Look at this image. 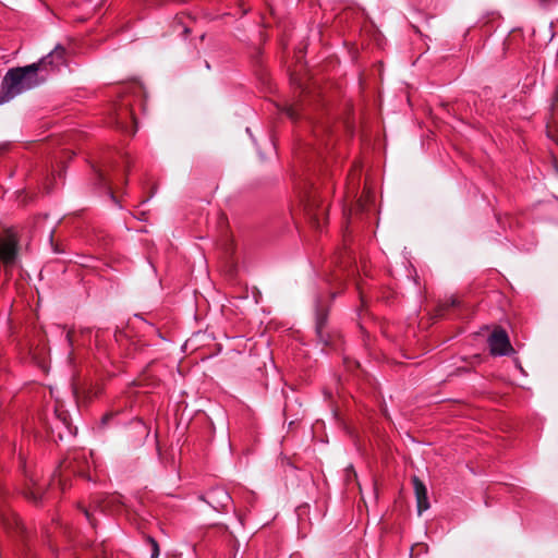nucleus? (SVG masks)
Here are the masks:
<instances>
[{
    "instance_id": "nucleus-1",
    "label": "nucleus",
    "mask_w": 558,
    "mask_h": 558,
    "mask_svg": "<svg viewBox=\"0 0 558 558\" xmlns=\"http://www.w3.org/2000/svg\"><path fill=\"white\" fill-rule=\"evenodd\" d=\"M46 81L40 74L38 64L32 63L23 68L10 69L4 75L0 89V105H3L17 95L39 86Z\"/></svg>"
},
{
    "instance_id": "nucleus-2",
    "label": "nucleus",
    "mask_w": 558,
    "mask_h": 558,
    "mask_svg": "<svg viewBox=\"0 0 558 558\" xmlns=\"http://www.w3.org/2000/svg\"><path fill=\"white\" fill-rule=\"evenodd\" d=\"M19 256V238L14 232H8L0 239V267L5 270L13 268Z\"/></svg>"
},
{
    "instance_id": "nucleus-3",
    "label": "nucleus",
    "mask_w": 558,
    "mask_h": 558,
    "mask_svg": "<svg viewBox=\"0 0 558 558\" xmlns=\"http://www.w3.org/2000/svg\"><path fill=\"white\" fill-rule=\"evenodd\" d=\"M83 461L87 465V461L83 452H75L71 459L66 458L63 460L53 474L52 483H54L58 478V483L62 486V489H64L63 481L68 473L84 475L85 468L83 465Z\"/></svg>"
},
{
    "instance_id": "nucleus-4",
    "label": "nucleus",
    "mask_w": 558,
    "mask_h": 558,
    "mask_svg": "<svg viewBox=\"0 0 558 558\" xmlns=\"http://www.w3.org/2000/svg\"><path fill=\"white\" fill-rule=\"evenodd\" d=\"M304 210L312 223L319 229L322 227V221L327 217L328 206L323 204V201L316 191H311L304 202Z\"/></svg>"
},
{
    "instance_id": "nucleus-5",
    "label": "nucleus",
    "mask_w": 558,
    "mask_h": 558,
    "mask_svg": "<svg viewBox=\"0 0 558 558\" xmlns=\"http://www.w3.org/2000/svg\"><path fill=\"white\" fill-rule=\"evenodd\" d=\"M488 345L495 356L508 355L513 351L508 333L502 328L494 329L488 337Z\"/></svg>"
},
{
    "instance_id": "nucleus-6",
    "label": "nucleus",
    "mask_w": 558,
    "mask_h": 558,
    "mask_svg": "<svg viewBox=\"0 0 558 558\" xmlns=\"http://www.w3.org/2000/svg\"><path fill=\"white\" fill-rule=\"evenodd\" d=\"M65 48L61 45H57L52 51L47 56L43 57L38 62L39 72L43 71H54L65 64Z\"/></svg>"
},
{
    "instance_id": "nucleus-7",
    "label": "nucleus",
    "mask_w": 558,
    "mask_h": 558,
    "mask_svg": "<svg viewBox=\"0 0 558 558\" xmlns=\"http://www.w3.org/2000/svg\"><path fill=\"white\" fill-rule=\"evenodd\" d=\"M205 500L217 511H225L232 502L231 496L223 487H215L206 493Z\"/></svg>"
},
{
    "instance_id": "nucleus-8",
    "label": "nucleus",
    "mask_w": 558,
    "mask_h": 558,
    "mask_svg": "<svg viewBox=\"0 0 558 558\" xmlns=\"http://www.w3.org/2000/svg\"><path fill=\"white\" fill-rule=\"evenodd\" d=\"M412 482H413L414 494H415V498H416L417 512H418V514H422L424 511H426L429 508L427 488L424 485V483L416 476L413 477Z\"/></svg>"
},
{
    "instance_id": "nucleus-9",
    "label": "nucleus",
    "mask_w": 558,
    "mask_h": 558,
    "mask_svg": "<svg viewBox=\"0 0 558 558\" xmlns=\"http://www.w3.org/2000/svg\"><path fill=\"white\" fill-rule=\"evenodd\" d=\"M52 435L57 434L59 440H63L65 437H71L74 435V432L70 424L66 421V417L57 416V421L54 426L51 429Z\"/></svg>"
},
{
    "instance_id": "nucleus-10",
    "label": "nucleus",
    "mask_w": 558,
    "mask_h": 558,
    "mask_svg": "<svg viewBox=\"0 0 558 558\" xmlns=\"http://www.w3.org/2000/svg\"><path fill=\"white\" fill-rule=\"evenodd\" d=\"M327 322V311L316 304V331L320 339H323V330Z\"/></svg>"
},
{
    "instance_id": "nucleus-11",
    "label": "nucleus",
    "mask_w": 558,
    "mask_h": 558,
    "mask_svg": "<svg viewBox=\"0 0 558 558\" xmlns=\"http://www.w3.org/2000/svg\"><path fill=\"white\" fill-rule=\"evenodd\" d=\"M0 521L7 529L21 527L20 518L15 514L7 515L5 513L0 512Z\"/></svg>"
},
{
    "instance_id": "nucleus-12",
    "label": "nucleus",
    "mask_w": 558,
    "mask_h": 558,
    "mask_svg": "<svg viewBox=\"0 0 558 558\" xmlns=\"http://www.w3.org/2000/svg\"><path fill=\"white\" fill-rule=\"evenodd\" d=\"M31 482L33 484V488H31L29 492L27 493V498L34 501H38L43 498L41 486L37 485V483L33 478H31Z\"/></svg>"
},
{
    "instance_id": "nucleus-13",
    "label": "nucleus",
    "mask_w": 558,
    "mask_h": 558,
    "mask_svg": "<svg viewBox=\"0 0 558 558\" xmlns=\"http://www.w3.org/2000/svg\"><path fill=\"white\" fill-rule=\"evenodd\" d=\"M284 112L293 121L298 120L300 118V113H299L298 109L293 106L286 107Z\"/></svg>"
},
{
    "instance_id": "nucleus-14",
    "label": "nucleus",
    "mask_w": 558,
    "mask_h": 558,
    "mask_svg": "<svg viewBox=\"0 0 558 558\" xmlns=\"http://www.w3.org/2000/svg\"><path fill=\"white\" fill-rule=\"evenodd\" d=\"M148 542L151 546V558H158V556H159L158 543L151 537L148 538Z\"/></svg>"
},
{
    "instance_id": "nucleus-15",
    "label": "nucleus",
    "mask_w": 558,
    "mask_h": 558,
    "mask_svg": "<svg viewBox=\"0 0 558 558\" xmlns=\"http://www.w3.org/2000/svg\"><path fill=\"white\" fill-rule=\"evenodd\" d=\"M66 340H68L69 344L72 345V331L71 330H69L66 332Z\"/></svg>"
},
{
    "instance_id": "nucleus-16",
    "label": "nucleus",
    "mask_w": 558,
    "mask_h": 558,
    "mask_svg": "<svg viewBox=\"0 0 558 558\" xmlns=\"http://www.w3.org/2000/svg\"><path fill=\"white\" fill-rule=\"evenodd\" d=\"M84 513H85V515H86L87 520L90 522V524H93V525H94V523H93V521H92V518H90V514H89L88 510L84 509Z\"/></svg>"
},
{
    "instance_id": "nucleus-17",
    "label": "nucleus",
    "mask_w": 558,
    "mask_h": 558,
    "mask_svg": "<svg viewBox=\"0 0 558 558\" xmlns=\"http://www.w3.org/2000/svg\"><path fill=\"white\" fill-rule=\"evenodd\" d=\"M98 178H99L100 183H106V178L104 177L102 173H98Z\"/></svg>"
},
{
    "instance_id": "nucleus-18",
    "label": "nucleus",
    "mask_w": 558,
    "mask_h": 558,
    "mask_svg": "<svg viewBox=\"0 0 558 558\" xmlns=\"http://www.w3.org/2000/svg\"><path fill=\"white\" fill-rule=\"evenodd\" d=\"M451 306H457L458 305V300L456 298H451V303H450Z\"/></svg>"
},
{
    "instance_id": "nucleus-19",
    "label": "nucleus",
    "mask_w": 558,
    "mask_h": 558,
    "mask_svg": "<svg viewBox=\"0 0 558 558\" xmlns=\"http://www.w3.org/2000/svg\"><path fill=\"white\" fill-rule=\"evenodd\" d=\"M111 415L107 414L102 417V422L106 423L109 418H110Z\"/></svg>"
}]
</instances>
